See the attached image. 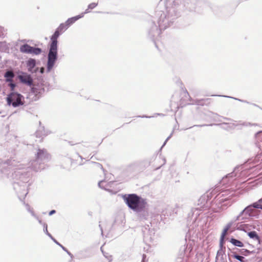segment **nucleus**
<instances>
[{"label":"nucleus","mask_w":262,"mask_h":262,"mask_svg":"<svg viewBox=\"0 0 262 262\" xmlns=\"http://www.w3.org/2000/svg\"><path fill=\"white\" fill-rule=\"evenodd\" d=\"M122 198L127 207L137 214V217L141 222L148 221L150 218L148 209L146 207V200L136 193L122 195Z\"/></svg>","instance_id":"f03ea898"},{"label":"nucleus","mask_w":262,"mask_h":262,"mask_svg":"<svg viewBox=\"0 0 262 262\" xmlns=\"http://www.w3.org/2000/svg\"><path fill=\"white\" fill-rule=\"evenodd\" d=\"M237 229L239 230L247 232L249 230V224H242L240 225L238 227Z\"/></svg>","instance_id":"c85d7f7f"},{"label":"nucleus","mask_w":262,"mask_h":262,"mask_svg":"<svg viewBox=\"0 0 262 262\" xmlns=\"http://www.w3.org/2000/svg\"><path fill=\"white\" fill-rule=\"evenodd\" d=\"M35 158L41 163L46 164L50 159V156L45 149H38Z\"/></svg>","instance_id":"f8f14e48"},{"label":"nucleus","mask_w":262,"mask_h":262,"mask_svg":"<svg viewBox=\"0 0 262 262\" xmlns=\"http://www.w3.org/2000/svg\"><path fill=\"white\" fill-rule=\"evenodd\" d=\"M49 84L45 82L42 77L37 76V79L34 78V83L30 86V92L28 98L32 101L39 100L48 91Z\"/></svg>","instance_id":"423d86ee"},{"label":"nucleus","mask_w":262,"mask_h":262,"mask_svg":"<svg viewBox=\"0 0 262 262\" xmlns=\"http://www.w3.org/2000/svg\"><path fill=\"white\" fill-rule=\"evenodd\" d=\"M98 4L95 3H91L88 5V9H93L95 8L97 6Z\"/></svg>","instance_id":"e433bc0d"},{"label":"nucleus","mask_w":262,"mask_h":262,"mask_svg":"<svg viewBox=\"0 0 262 262\" xmlns=\"http://www.w3.org/2000/svg\"><path fill=\"white\" fill-rule=\"evenodd\" d=\"M31 175V172L27 171L26 169L22 171H15L13 174L15 179L13 183V188L21 201L25 199L28 193L27 188L30 184H27V183L29 182Z\"/></svg>","instance_id":"20e7f679"},{"label":"nucleus","mask_w":262,"mask_h":262,"mask_svg":"<svg viewBox=\"0 0 262 262\" xmlns=\"http://www.w3.org/2000/svg\"><path fill=\"white\" fill-rule=\"evenodd\" d=\"M125 223L124 222L123 217L122 215H117L114 220L113 224L112 225L111 227L108 229H105V231H103L101 225H99V227L101 230V234L104 235V232H106L107 235L106 237H110V234L113 230H121L122 227L124 226Z\"/></svg>","instance_id":"6e6552de"},{"label":"nucleus","mask_w":262,"mask_h":262,"mask_svg":"<svg viewBox=\"0 0 262 262\" xmlns=\"http://www.w3.org/2000/svg\"><path fill=\"white\" fill-rule=\"evenodd\" d=\"M38 221V223L40 224V225H42L43 226V224L45 223L44 222H42V221L39 219V217H38V219H36Z\"/></svg>","instance_id":"5fc2aeb1"},{"label":"nucleus","mask_w":262,"mask_h":262,"mask_svg":"<svg viewBox=\"0 0 262 262\" xmlns=\"http://www.w3.org/2000/svg\"><path fill=\"white\" fill-rule=\"evenodd\" d=\"M8 86L10 87L11 92H15L14 91L15 88H16L17 84L15 82L13 81V80L12 81V82H8Z\"/></svg>","instance_id":"7c9ffc66"},{"label":"nucleus","mask_w":262,"mask_h":262,"mask_svg":"<svg viewBox=\"0 0 262 262\" xmlns=\"http://www.w3.org/2000/svg\"><path fill=\"white\" fill-rule=\"evenodd\" d=\"M236 170V168H235L233 172L227 174L226 177L223 178V181H225L226 179H233L236 176V173H235Z\"/></svg>","instance_id":"bb28decb"},{"label":"nucleus","mask_w":262,"mask_h":262,"mask_svg":"<svg viewBox=\"0 0 262 262\" xmlns=\"http://www.w3.org/2000/svg\"><path fill=\"white\" fill-rule=\"evenodd\" d=\"M255 137L257 140V147L262 150V130L258 131L255 134Z\"/></svg>","instance_id":"4be33fe9"},{"label":"nucleus","mask_w":262,"mask_h":262,"mask_svg":"<svg viewBox=\"0 0 262 262\" xmlns=\"http://www.w3.org/2000/svg\"><path fill=\"white\" fill-rule=\"evenodd\" d=\"M45 72V68L44 67H41L39 68V70L38 71V73H37V76H34V78H36L37 79V76H41L42 74Z\"/></svg>","instance_id":"72a5a7b5"},{"label":"nucleus","mask_w":262,"mask_h":262,"mask_svg":"<svg viewBox=\"0 0 262 262\" xmlns=\"http://www.w3.org/2000/svg\"><path fill=\"white\" fill-rule=\"evenodd\" d=\"M256 125H257L256 123H251L248 122H242L241 121H239L236 125V126H243V127H249Z\"/></svg>","instance_id":"393cba45"},{"label":"nucleus","mask_w":262,"mask_h":262,"mask_svg":"<svg viewBox=\"0 0 262 262\" xmlns=\"http://www.w3.org/2000/svg\"><path fill=\"white\" fill-rule=\"evenodd\" d=\"M185 94L186 97H188L190 101H192V104H194L198 105H203L205 104V102L208 100V99H195L192 100L191 97H190L188 92L186 90L185 91Z\"/></svg>","instance_id":"a211bd4d"},{"label":"nucleus","mask_w":262,"mask_h":262,"mask_svg":"<svg viewBox=\"0 0 262 262\" xmlns=\"http://www.w3.org/2000/svg\"><path fill=\"white\" fill-rule=\"evenodd\" d=\"M20 51L24 53L39 55L42 52L41 48L31 46L27 43L21 45L20 47Z\"/></svg>","instance_id":"9d476101"},{"label":"nucleus","mask_w":262,"mask_h":262,"mask_svg":"<svg viewBox=\"0 0 262 262\" xmlns=\"http://www.w3.org/2000/svg\"><path fill=\"white\" fill-rule=\"evenodd\" d=\"M229 242L234 246L238 247H243L244 246V244L239 240L236 239L234 237H231L229 239Z\"/></svg>","instance_id":"5701e85b"},{"label":"nucleus","mask_w":262,"mask_h":262,"mask_svg":"<svg viewBox=\"0 0 262 262\" xmlns=\"http://www.w3.org/2000/svg\"><path fill=\"white\" fill-rule=\"evenodd\" d=\"M43 231H44V232H45L46 233H48V225L46 223H43Z\"/></svg>","instance_id":"ea45409f"},{"label":"nucleus","mask_w":262,"mask_h":262,"mask_svg":"<svg viewBox=\"0 0 262 262\" xmlns=\"http://www.w3.org/2000/svg\"><path fill=\"white\" fill-rule=\"evenodd\" d=\"M175 262H186L184 259V253H181L175 260Z\"/></svg>","instance_id":"c756f323"},{"label":"nucleus","mask_w":262,"mask_h":262,"mask_svg":"<svg viewBox=\"0 0 262 262\" xmlns=\"http://www.w3.org/2000/svg\"><path fill=\"white\" fill-rule=\"evenodd\" d=\"M34 77L31 73L20 71L17 75V78L19 82L26 85L31 86L34 83Z\"/></svg>","instance_id":"1a4fd4ad"},{"label":"nucleus","mask_w":262,"mask_h":262,"mask_svg":"<svg viewBox=\"0 0 262 262\" xmlns=\"http://www.w3.org/2000/svg\"><path fill=\"white\" fill-rule=\"evenodd\" d=\"M7 104L13 107H17L25 104V97L17 92H11L6 98Z\"/></svg>","instance_id":"0eeeda50"},{"label":"nucleus","mask_w":262,"mask_h":262,"mask_svg":"<svg viewBox=\"0 0 262 262\" xmlns=\"http://www.w3.org/2000/svg\"><path fill=\"white\" fill-rule=\"evenodd\" d=\"M105 183L104 181H101L98 183V186L106 190V188L103 186V183Z\"/></svg>","instance_id":"4c0bfd02"},{"label":"nucleus","mask_w":262,"mask_h":262,"mask_svg":"<svg viewBox=\"0 0 262 262\" xmlns=\"http://www.w3.org/2000/svg\"><path fill=\"white\" fill-rule=\"evenodd\" d=\"M29 212L31 214L32 216L34 217L35 219H38V216L34 213L33 209L30 211Z\"/></svg>","instance_id":"c03bdc74"},{"label":"nucleus","mask_w":262,"mask_h":262,"mask_svg":"<svg viewBox=\"0 0 262 262\" xmlns=\"http://www.w3.org/2000/svg\"><path fill=\"white\" fill-rule=\"evenodd\" d=\"M139 117H141V118H149L152 117L151 116H146V115H143L142 116H140Z\"/></svg>","instance_id":"6e6d98bb"},{"label":"nucleus","mask_w":262,"mask_h":262,"mask_svg":"<svg viewBox=\"0 0 262 262\" xmlns=\"http://www.w3.org/2000/svg\"><path fill=\"white\" fill-rule=\"evenodd\" d=\"M202 3H203V2L202 1H199L197 2V4L198 5H200V4H201Z\"/></svg>","instance_id":"13d9d810"},{"label":"nucleus","mask_w":262,"mask_h":262,"mask_svg":"<svg viewBox=\"0 0 262 262\" xmlns=\"http://www.w3.org/2000/svg\"><path fill=\"white\" fill-rule=\"evenodd\" d=\"M83 17V14H79L77 16L70 17L68 18L66 21L63 23L65 26L67 28V29L73 25L75 21H76L79 19Z\"/></svg>","instance_id":"f3484780"},{"label":"nucleus","mask_w":262,"mask_h":262,"mask_svg":"<svg viewBox=\"0 0 262 262\" xmlns=\"http://www.w3.org/2000/svg\"><path fill=\"white\" fill-rule=\"evenodd\" d=\"M172 133H171V134H170V135H169V136L166 138V140H165V141H164V142L163 144L162 145V146L161 148H162L163 147H164V146L166 145V144L167 142V141H168V140L171 138V136H172Z\"/></svg>","instance_id":"58836bf2"},{"label":"nucleus","mask_w":262,"mask_h":262,"mask_svg":"<svg viewBox=\"0 0 262 262\" xmlns=\"http://www.w3.org/2000/svg\"><path fill=\"white\" fill-rule=\"evenodd\" d=\"M26 67L28 72L33 75V76H37L39 68L36 67V60L30 58L26 61Z\"/></svg>","instance_id":"9b49d317"},{"label":"nucleus","mask_w":262,"mask_h":262,"mask_svg":"<svg viewBox=\"0 0 262 262\" xmlns=\"http://www.w3.org/2000/svg\"><path fill=\"white\" fill-rule=\"evenodd\" d=\"M67 29V28L63 23H61L50 37V41L49 43L48 53L47 54V62L46 64L47 72H50L52 70L58 60V38L60 35Z\"/></svg>","instance_id":"7ed1b4c3"},{"label":"nucleus","mask_w":262,"mask_h":262,"mask_svg":"<svg viewBox=\"0 0 262 262\" xmlns=\"http://www.w3.org/2000/svg\"><path fill=\"white\" fill-rule=\"evenodd\" d=\"M229 250L230 251V252H231V256H232V257H233L234 258H235V256L234 255H238L237 253H236V252H234V251H231L230 250V249L229 248Z\"/></svg>","instance_id":"37998d69"},{"label":"nucleus","mask_w":262,"mask_h":262,"mask_svg":"<svg viewBox=\"0 0 262 262\" xmlns=\"http://www.w3.org/2000/svg\"><path fill=\"white\" fill-rule=\"evenodd\" d=\"M146 255L145 254H143L142 255V261L141 262H146Z\"/></svg>","instance_id":"8fccbe9b"},{"label":"nucleus","mask_w":262,"mask_h":262,"mask_svg":"<svg viewBox=\"0 0 262 262\" xmlns=\"http://www.w3.org/2000/svg\"><path fill=\"white\" fill-rule=\"evenodd\" d=\"M232 125V127L235 128V127H237V129H242V128H243V126H236V124L235 123H232L231 124Z\"/></svg>","instance_id":"79ce46f5"},{"label":"nucleus","mask_w":262,"mask_h":262,"mask_svg":"<svg viewBox=\"0 0 262 262\" xmlns=\"http://www.w3.org/2000/svg\"><path fill=\"white\" fill-rule=\"evenodd\" d=\"M46 234L48 236H49L53 241H54V239H55L49 232L48 233H46Z\"/></svg>","instance_id":"864d4df0"},{"label":"nucleus","mask_w":262,"mask_h":262,"mask_svg":"<svg viewBox=\"0 0 262 262\" xmlns=\"http://www.w3.org/2000/svg\"><path fill=\"white\" fill-rule=\"evenodd\" d=\"M101 250L103 252V250H102V247H101Z\"/></svg>","instance_id":"052dcab7"},{"label":"nucleus","mask_w":262,"mask_h":262,"mask_svg":"<svg viewBox=\"0 0 262 262\" xmlns=\"http://www.w3.org/2000/svg\"><path fill=\"white\" fill-rule=\"evenodd\" d=\"M104 256L107 258V259L109 260V262H111L112 260V256H107V255H104Z\"/></svg>","instance_id":"09e8293b"},{"label":"nucleus","mask_w":262,"mask_h":262,"mask_svg":"<svg viewBox=\"0 0 262 262\" xmlns=\"http://www.w3.org/2000/svg\"><path fill=\"white\" fill-rule=\"evenodd\" d=\"M49 134L48 131L45 130L44 126L40 125L39 128L35 133V135L37 138H43L44 137L47 136Z\"/></svg>","instance_id":"6ab92c4d"},{"label":"nucleus","mask_w":262,"mask_h":262,"mask_svg":"<svg viewBox=\"0 0 262 262\" xmlns=\"http://www.w3.org/2000/svg\"><path fill=\"white\" fill-rule=\"evenodd\" d=\"M4 76L6 82H12L15 77L14 72L11 70H7Z\"/></svg>","instance_id":"aec40b11"},{"label":"nucleus","mask_w":262,"mask_h":262,"mask_svg":"<svg viewBox=\"0 0 262 262\" xmlns=\"http://www.w3.org/2000/svg\"><path fill=\"white\" fill-rule=\"evenodd\" d=\"M54 242L57 245L60 246L63 251L67 252V253L70 256L71 258L73 259L74 257L73 255L66 247H64L63 246L60 244L56 239H54Z\"/></svg>","instance_id":"b1692460"},{"label":"nucleus","mask_w":262,"mask_h":262,"mask_svg":"<svg viewBox=\"0 0 262 262\" xmlns=\"http://www.w3.org/2000/svg\"><path fill=\"white\" fill-rule=\"evenodd\" d=\"M239 252L242 255L245 256H248L249 255L253 253L254 252L253 251H251L246 249H242L239 250Z\"/></svg>","instance_id":"a878e982"},{"label":"nucleus","mask_w":262,"mask_h":262,"mask_svg":"<svg viewBox=\"0 0 262 262\" xmlns=\"http://www.w3.org/2000/svg\"><path fill=\"white\" fill-rule=\"evenodd\" d=\"M235 259L238 260L240 262H247V260H246L245 257L239 254L234 255Z\"/></svg>","instance_id":"473e14b6"},{"label":"nucleus","mask_w":262,"mask_h":262,"mask_svg":"<svg viewBox=\"0 0 262 262\" xmlns=\"http://www.w3.org/2000/svg\"><path fill=\"white\" fill-rule=\"evenodd\" d=\"M46 164L43 163L38 161V160L35 158V160L31 161L29 163V167L35 171H38L45 168Z\"/></svg>","instance_id":"ddd939ff"},{"label":"nucleus","mask_w":262,"mask_h":262,"mask_svg":"<svg viewBox=\"0 0 262 262\" xmlns=\"http://www.w3.org/2000/svg\"><path fill=\"white\" fill-rule=\"evenodd\" d=\"M3 30L4 29L3 28H0V37H3L4 36Z\"/></svg>","instance_id":"49530a36"},{"label":"nucleus","mask_w":262,"mask_h":262,"mask_svg":"<svg viewBox=\"0 0 262 262\" xmlns=\"http://www.w3.org/2000/svg\"><path fill=\"white\" fill-rule=\"evenodd\" d=\"M212 124H209V125H208V124L195 125H193V126L190 127L189 128H192V127H193L194 126L202 127V126H212Z\"/></svg>","instance_id":"a19ab883"},{"label":"nucleus","mask_w":262,"mask_h":262,"mask_svg":"<svg viewBox=\"0 0 262 262\" xmlns=\"http://www.w3.org/2000/svg\"><path fill=\"white\" fill-rule=\"evenodd\" d=\"M5 43V42H0V48Z\"/></svg>","instance_id":"bf43d9fd"},{"label":"nucleus","mask_w":262,"mask_h":262,"mask_svg":"<svg viewBox=\"0 0 262 262\" xmlns=\"http://www.w3.org/2000/svg\"><path fill=\"white\" fill-rule=\"evenodd\" d=\"M2 111H0V114H2Z\"/></svg>","instance_id":"680f3d73"},{"label":"nucleus","mask_w":262,"mask_h":262,"mask_svg":"<svg viewBox=\"0 0 262 262\" xmlns=\"http://www.w3.org/2000/svg\"><path fill=\"white\" fill-rule=\"evenodd\" d=\"M83 251H80L78 252H77V254H76V258L78 259L86 258V256L84 255L83 254Z\"/></svg>","instance_id":"2f4dec72"},{"label":"nucleus","mask_w":262,"mask_h":262,"mask_svg":"<svg viewBox=\"0 0 262 262\" xmlns=\"http://www.w3.org/2000/svg\"><path fill=\"white\" fill-rule=\"evenodd\" d=\"M219 96H222V97H224L232 98V99H234L235 100H238V101H241V102H246V103H249L247 101L243 100H242V99H238V98H234V97H230V96H225V95H223V96L219 95Z\"/></svg>","instance_id":"f704fd0d"},{"label":"nucleus","mask_w":262,"mask_h":262,"mask_svg":"<svg viewBox=\"0 0 262 262\" xmlns=\"http://www.w3.org/2000/svg\"><path fill=\"white\" fill-rule=\"evenodd\" d=\"M56 212V210H51L49 213V215H53V214L55 213Z\"/></svg>","instance_id":"603ef678"},{"label":"nucleus","mask_w":262,"mask_h":262,"mask_svg":"<svg viewBox=\"0 0 262 262\" xmlns=\"http://www.w3.org/2000/svg\"><path fill=\"white\" fill-rule=\"evenodd\" d=\"M142 230L144 239L146 241H151L152 239L151 234L152 231L150 229L149 225L145 226Z\"/></svg>","instance_id":"2eb2a0df"},{"label":"nucleus","mask_w":262,"mask_h":262,"mask_svg":"<svg viewBox=\"0 0 262 262\" xmlns=\"http://www.w3.org/2000/svg\"><path fill=\"white\" fill-rule=\"evenodd\" d=\"M89 9H86L85 11L84 12H82V13H81L80 14H83V17L84 16V15L85 14H87V13H89V12H90V11H89Z\"/></svg>","instance_id":"de8ad7c7"},{"label":"nucleus","mask_w":262,"mask_h":262,"mask_svg":"<svg viewBox=\"0 0 262 262\" xmlns=\"http://www.w3.org/2000/svg\"><path fill=\"white\" fill-rule=\"evenodd\" d=\"M254 241L257 242V245H261L262 244V237L258 235Z\"/></svg>","instance_id":"c9c22d12"},{"label":"nucleus","mask_w":262,"mask_h":262,"mask_svg":"<svg viewBox=\"0 0 262 262\" xmlns=\"http://www.w3.org/2000/svg\"><path fill=\"white\" fill-rule=\"evenodd\" d=\"M219 195H221V196L218 199H219V202L223 203L229 200L230 197L234 195V193L232 192H230L228 190H226L224 191H222Z\"/></svg>","instance_id":"4468645a"},{"label":"nucleus","mask_w":262,"mask_h":262,"mask_svg":"<svg viewBox=\"0 0 262 262\" xmlns=\"http://www.w3.org/2000/svg\"><path fill=\"white\" fill-rule=\"evenodd\" d=\"M233 223H234V221H231V222H229L226 225V226L225 227V228H224V229L222 232V234H221V235L220 237V238L222 239V240L225 239L226 235L227 234V232L231 228Z\"/></svg>","instance_id":"412c9836"},{"label":"nucleus","mask_w":262,"mask_h":262,"mask_svg":"<svg viewBox=\"0 0 262 262\" xmlns=\"http://www.w3.org/2000/svg\"><path fill=\"white\" fill-rule=\"evenodd\" d=\"M173 4L174 6L182 5L190 10L193 8L190 6V4H192V0H174ZM179 16V12L175 6L167 8L166 12L156 11L154 20L151 22V28L148 31V35L157 48L155 37L159 36L162 30L166 29L172 24Z\"/></svg>","instance_id":"f257e3e1"},{"label":"nucleus","mask_w":262,"mask_h":262,"mask_svg":"<svg viewBox=\"0 0 262 262\" xmlns=\"http://www.w3.org/2000/svg\"><path fill=\"white\" fill-rule=\"evenodd\" d=\"M24 204H25L26 209L28 212H29L30 211H31L32 209L31 208L30 206H29V205L28 204H25V203H24Z\"/></svg>","instance_id":"a18cd8bd"},{"label":"nucleus","mask_w":262,"mask_h":262,"mask_svg":"<svg viewBox=\"0 0 262 262\" xmlns=\"http://www.w3.org/2000/svg\"><path fill=\"white\" fill-rule=\"evenodd\" d=\"M223 118L225 120H228V121L232 120V119L231 118H229L224 117Z\"/></svg>","instance_id":"4d7b16f0"},{"label":"nucleus","mask_w":262,"mask_h":262,"mask_svg":"<svg viewBox=\"0 0 262 262\" xmlns=\"http://www.w3.org/2000/svg\"><path fill=\"white\" fill-rule=\"evenodd\" d=\"M248 236L254 240L258 235L257 232L255 231H252L247 233Z\"/></svg>","instance_id":"cd10ccee"},{"label":"nucleus","mask_w":262,"mask_h":262,"mask_svg":"<svg viewBox=\"0 0 262 262\" xmlns=\"http://www.w3.org/2000/svg\"><path fill=\"white\" fill-rule=\"evenodd\" d=\"M225 243V239H220V249L217 251L216 256V259L218 258L219 257L221 256V259H223V256L225 254V247L224 244Z\"/></svg>","instance_id":"dca6fc26"},{"label":"nucleus","mask_w":262,"mask_h":262,"mask_svg":"<svg viewBox=\"0 0 262 262\" xmlns=\"http://www.w3.org/2000/svg\"><path fill=\"white\" fill-rule=\"evenodd\" d=\"M94 163H95V164H96V165H97L98 167H99V168H100L101 169H103V167H102V165H101V164H100V163H96V162H94Z\"/></svg>","instance_id":"3c124183"},{"label":"nucleus","mask_w":262,"mask_h":262,"mask_svg":"<svg viewBox=\"0 0 262 262\" xmlns=\"http://www.w3.org/2000/svg\"><path fill=\"white\" fill-rule=\"evenodd\" d=\"M262 210V198L246 206L234 219V222L243 221H249L253 218H257L259 211Z\"/></svg>","instance_id":"39448f33"}]
</instances>
